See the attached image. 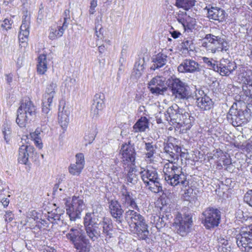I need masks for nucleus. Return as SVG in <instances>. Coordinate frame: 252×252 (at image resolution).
Segmentation results:
<instances>
[{"mask_svg":"<svg viewBox=\"0 0 252 252\" xmlns=\"http://www.w3.org/2000/svg\"><path fill=\"white\" fill-rule=\"evenodd\" d=\"M98 219L95 217L94 213H87L84 219L85 226H94L98 225Z\"/></svg>","mask_w":252,"mask_h":252,"instance_id":"4c0bfd02","label":"nucleus"},{"mask_svg":"<svg viewBox=\"0 0 252 252\" xmlns=\"http://www.w3.org/2000/svg\"><path fill=\"white\" fill-rule=\"evenodd\" d=\"M141 178L147 185L149 186V189L155 193H158L162 191V187L158 178V174H142Z\"/></svg>","mask_w":252,"mask_h":252,"instance_id":"4468645a","label":"nucleus"},{"mask_svg":"<svg viewBox=\"0 0 252 252\" xmlns=\"http://www.w3.org/2000/svg\"><path fill=\"white\" fill-rule=\"evenodd\" d=\"M59 185L58 184H56L53 189V194L54 195L56 196H61V191L63 190V189L61 188H59Z\"/></svg>","mask_w":252,"mask_h":252,"instance_id":"bf43d9fd","label":"nucleus"},{"mask_svg":"<svg viewBox=\"0 0 252 252\" xmlns=\"http://www.w3.org/2000/svg\"><path fill=\"white\" fill-rule=\"evenodd\" d=\"M204 219L202 222L206 229H210L217 227L220 223V212L214 208H208L203 213Z\"/></svg>","mask_w":252,"mask_h":252,"instance_id":"423d86ee","label":"nucleus"},{"mask_svg":"<svg viewBox=\"0 0 252 252\" xmlns=\"http://www.w3.org/2000/svg\"><path fill=\"white\" fill-rule=\"evenodd\" d=\"M208 17L211 20L218 21L219 22H223L225 18V12L224 10L217 7H211L208 8Z\"/></svg>","mask_w":252,"mask_h":252,"instance_id":"412c9836","label":"nucleus"},{"mask_svg":"<svg viewBox=\"0 0 252 252\" xmlns=\"http://www.w3.org/2000/svg\"><path fill=\"white\" fill-rule=\"evenodd\" d=\"M125 219L131 232L136 234L140 239L145 240L149 234L144 218L138 212L128 209L125 213Z\"/></svg>","mask_w":252,"mask_h":252,"instance_id":"f257e3e1","label":"nucleus"},{"mask_svg":"<svg viewBox=\"0 0 252 252\" xmlns=\"http://www.w3.org/2000/svg\"><path fill=\"white\" fill-rule=\"evenodd\" d=\"M236 64L227 59H222L220 60L218 64V71L217 72L220 73L222 76H228L236 68Z\"/></svg>","mask_w":252,"mask_h":252,"instance_id":"a211bd4d","label":"nucleus"},{"mask_svg":"<svg viewBox=\"0 0 252 252\" xmlns=\"http://www.w3.org/2000/svg\"><path fill=\"white\" fill-rule=\"evenodd\" d=\"M85 236L82 233V230L78 227H71L66 234V238L73 245Z\"/></svg>","mask_w":252,"mask_h":252,"instance_id":"393cba45","label":"nucleus"},{"mask_svg":"<svg viewBox=\"0 0 252 252\" xmlns=\"http://www.w3.org/2000/svg\"><path fill=\"white\" fill-rule=\"evenodd\" d=\"M173 145L172 144H167L164 147L165 153L168 156V158L171 159H174L175 154L172 151Z\"/></svg>","mask_w":252,"mask_h":252,"instance_id":"de8ad7c7","label":"nucleus"},{"mask_svg":"<svg viewBox=\"0 0 252 252\" xmlns=\"http://www.w3.org/2000/svg\"><path fill=\"white\" fill-rule=\"evenodd\" d=\"M212 158L216 159L218 162L220 164L222 163L224 165L229 164L231 163L229 156L226 154L223 153L222 151H217L213 155Z\"/></svg>","mask_w":252,"mask_h":252,"instance_id":"473e14b6","label":"nucleus"},{"mask_svg":"<svg viewBox=\"0 0 252 252\" xmlns=\"http://www.w3.org/2000/svg\"><path fill=\"white\" fill-rule=\"evenodd\" d=\"M75 80L70 77H67L64 82V86L67 91H70L74 87Z\"/></svg>","mask_w":252,"mask_h":252,"instance_id":"8fccbe9b","label":"nucleus"},{"mask_svg":"<svg viewBox=\"0 0 252 252\" xmlns=\"http://www.w3.org/2000/svg\"><path fill=\"white\" fill-rule=\"evenodd\" d=\"M143 64H141L139 62H136L133 68V72L135 73L136 77H140L144 71Z\"/></svg>","mask_w":252,"mask_h":252,"instance_id":"49530a36","label":"nucleus"},{"mask_svg":"<svg viewBox=\"0 0 252 252\" xmlns=\"http://www.w3.org/2000/svg\"><path fill=\"white\" fill-rule=\"evenodd\" d=\"M205 39L207 42L203 43L208 51L215 53L219 51H226L228 50L229 45L228 42L223 37L215 36L212 34H207Z\"/></svg>","mask_w":252,"mask_h":252,"instance_id":"7ed1b4c3","label":"nucleus"},{"mask_svg":"<svg viewBox=\"0 0 252 252\" xmlns=\"http://www.w3.org/2000/svg\"><path fill=\"white\" fill-rule=\"evenodd\" d=\"M165 79L160 76L153 78L149 83V88L152 94H161L166 90V88L164 85Z\"/></svg>","mask_w":252,"mask_h":252,"instance_id":"dca6fc26","label":"nucleus"},{"mask_svg":"<svg viewBox=\"0 0 252 252\" xmlns=\"http://www.w3.org/2000/svg\"><path fill=\"white\" fill-rule=\"evenodd\" d=\"M178 70L181 73H193L201 70L200 65L192 59H185L178 67Z\"/></svg>","mask_w":252,"mask_h":252,"instance_id":"2eb2a0df","label":"nucleus"},{"mask_svg":"<svg viewBox=\"0 0 252 252\" xmlns=\"http://www.w3.org/2000/svg\"><path fill=\"white\" fill-rule=\"evenodd\" d=\"M34 151L35 149L33 146L23 143L19 149L18 161L26 164L29 159L33 157Z\"/></svg>","mask_w":252,"mask_h":252,"instance_id":"f3484780","label":"nucleus"},{"mask_svg":"<svg viewBox=\"0 0 252 252\" xmlns=\"http://www.w3.org/2000/svg\"><path fill=\"white\" fill-rule=\"evenodd\" d=\"M76 158V163L80 165V166L84 167L85 165V159L84 156L82 153H78L75 156Z\"/></svg>","mask_w":252,"mask_h":252,"instance_id":"3c124183","label":"nucleus"},{"mask_svg":"<svg viewBox=\"0 0 252 252\" xmlns=\"http://www.w3.org/2000/svg\"><path fill=\"white\" fill-rule=\"evenodd\" d=\"M57 81L54 80L48 85L46 92L43 96L42 100V112L45 114H48L51 109V104L57 89Z\"/></svg>","mask_w":252,"mask_h":252,"instance_id":"9d476101","label":"nucleus"},{"mask_svg":"<svg viewBox=\"0 0 252 252\" xmlns=\"http://www.w3.org/2000/svg\"><path fill=\"white\" fill-rule=\"evenodd\" d=\"M69 111L67 108L64 106L62 108V110L59 109L58 119L59 122L63 127H65L69 122Z\"/></svg>","mask_w":252,"mask_h":252,"instance_id":"f704fd0d","label":"nucleus"},{"mask_svg":"<svg viewBox=\"0 0 252 252\" xmlns=\"http://www.w3.org/2000/svg\"><path fill=\"white\" fill-rule=\"evenodd\" d=\"M202 60L203 62L205 63L209 67L213 69L215 71H218V64H216L215 63L216 61L212 59L211 60L207 57H203Z\"/></svg>","mask_w":252,"mask_h":252,"instance_id":"c03bdc74","label":"nucleus"},{"mask_svg":"<svg viewBox=\"0 0 252 252\" xmlns=\"http://www.w3.org/2000/svg\"><path fill=\"white\" fill-rule=\"evenodd\" d=\"M240 73L238 74L239 79L245 84L249 86L252 83V72L251 70H245L241 67Z\"/></svg>","mask_w":252,"mask_h":252,"instance_id":"72a5a7b5","label":"nucleus"},{"mask_svg":"<svg viewBox=\"0 0 252 252\" xmlns=\"http://www.w3.org/2000/svg\"><path fill=\"white\" fill-rule=\"evenodd\" d=\"M63 16L64 21L63 25L65 27V28H67L68 22L70 19V11L68 9L65 10L63 12Z\"/></svg>","mask_w":252,"mask_h":252,"instance_id":"864d4df0","label":"nucleus"},{"mask_svg":"<svg viewBox=\"0 0 252 252\" xmlns=\"http://www.w3.org/2000/svg\"><path fill=\"white\" fill-rule=\"evenodd\" d=\"M227 118L235 123L237 126H240L246 122L244 112L241 110H237L232 107L228 112Z\"/></svg>","mask_w":252,"mask_h":252,"instance_id":"aec40b11","label":"nucleus"},{"mask_svg":"<svg viewBox=\"0 0 252 252\" xmlns=\"http://www.w3.org/2000/svg\"><path fill=\"white\" fill-rule=\"evenodd\" d=\"M196 103L197 106L202 110H209L214 105L212 100L206 94L197 97Z\"/></svg>","mask_w":252,"mask_h":252,"instance_id":"a878e982","label":"nucleus"},{"mask_svg":"<svg viewBox=\"0 0 252 252\" xmlns=\"http://www.w3.org/2000/svg\"><path fill=\"white\" fill-rule=\"evenodd\" d=\"M73 245L77 252H90L92 247L89 240L86 236Z\"/></svg>","mask_w":252,"mask_h":252,"instance_id":"bb28decb","label":"nucleus"},{"mask_svg":"<svg viewBox=\"0 0 252 252\" xmlns=\"http://www.w3.org/2000/svg\"><path fill=\"white\" fill-rule=\"evenodd\" d=\"M47 70V61L45 54H41L38 58L37 70L38 73L43 74Z\"/></svg>","mask_w":252,"mask_h":252,"instance_id":"c9c22d12","label":"nucleus"},{"mask_svg":"<svg viewBox=\"0 0 252 252\" xmlns=\"http://www.w3.org/2000/svg\"><path fill=\"white\" fill-rule=\"evenodd\" d=\"M13 214L11 212H8L6 213V215H5V220L6 221H11L13 219Z\"/></svg>","mask_w":252,"mask_h":252,"instance_id":"338daca9","label":"nucleus"},{"mask_svg":"<svg viewBox=\"0 0 252 252\" xmlns=\"http://www.w3.org/2000/svg\"><path fill=\"white\" fill-rule=\"evenodd\" d=\"M218 245H223L228 244V241L227 240L225 239L224 238L222 237H220L218 238Z\"/></svg>","mask_w":252,"mask_h":252,"instance_id":"0e129e2a","label":"nucleus"},{"mask_svg":"<svg viewBox=\"0 0 252 252\" xmlns=\"http://www.w3.org/2000/svg\"><path fill=\"white\" fill-rule=\"evenodd\" d=\"M109 208L111 216L114 219L118 227H122L124 210L120 203L117 200H111L109 203Z\"/></svg>","mask_w":252,"mask_h":252,"instance_id":"f8f14e48","label":"nucleus"},{"mask_svg":"<svg viewBox=\"0 0 252 252\" xmlns=\"http://www.w3.org/2000/svg\"><path fill=\"white\" fill-rule=\"evenodd\" d=\"M63 215H64L63 214H55V213H51L48 217V219L49 221H50L51 223L55 220H58V219L62 216Z\"/></svg>","mask_w":252,"mask_h":252,"instance_id":"13d9d810","label":"nucleus"},{"mask_svg":"<svg viewBox=\"0 0 252 252\" xmlns=\"http://www.w3.org/2000/svg\"><path fill=\"white\" fill-rule=\"evenodd\" d=\"M65 204L66 214L70 220H75L80 218L81 213L86 207V204L81 197L74 196L70 203L68 204V202H66Z\"/></svg>","mask_w":252,"mask_h":252,"instance_id":"20e7f679","label":"nucleus"},{"mask_svg":"<svg viewBox=\"0 0 252 252\" xmlns=\"http://www.w3.org/2000/svg\"><path fill=\"white\" fill-rule=\"evenodd\" d=\"M183 112V109L179 108L177 104H174L167 109L164 116L166 121L172 125L181 124L183 120L181 117H189V113Z\"/></svg>","mask_w":252,"mask_h":252,"instance_id":"1a4fd4ad","label":"nucleus"},{"mask_svg":"<svg viewBox=\"0 0 252 252\" xmlns=\"http://www.w3.org/2000/svg\"><path fill=\"white\" fill-rule=\"evenodd\" d=\"M145 148L146 150V158L151 159L155 153L156 147L151 143H145Z\"/></svg>","mask_w":252,"mask_h":252,"instance_id":"a19ab883","label":"nucleus"},{"mask_svg":"<svg viewBox=\"0 0 252 252\" xmlns=\"http://www.w3.org/2000/svg\"><path fill=\"white\" fill-rule=\"evenodd\" d=\"M36 107L32 101L26 99L23 101L17 110L16 122L19 126H26L27 124L35 117Z\"/></svg>","mask_w":252,"mask_h":252,"instance_id":"f03ea898","label":"nucleus"},{"mask_svg":"<svg viewBox=\"0 0 252 252\" xmlns=\"http://www.w3.org/2000/svg\"><path fill=\"white\" fill-rule=\"evenodd\" d=\"M195 3L194 0H176V5L187 10L192 7Z\"/></svg>","mask_w":252,"mask_h":252,"instance_id":"ea45409f","label":"nucleus"},{"mask_svg":"<svg viewBox=\"0 0 252 252\" xmlns=\"http://www.w3.org/2000/svg\"><path fill=\"white\" fill-rule=\"evenodd\" d=\"M29 28H30V18L26 16L25 19L22 21V24L20 27L21 36H29Z\"/></svg>","mask_w":252,"mask_h":252,"instance_id":"58836bf2","label":"nucleus"},{"mask_svg":"<svg viewBox=\"0 0 252 252\" xmlns=\"http://www.w3.org/2000/svg\"><path fill=\"white\" fill-rule=\"evenodd\" d=\"M97 133L96 126L94 125H91L86 130L84 139L86 142V145L92 143L95 139Z\"/></svg>","mask_w":252,"mask_h":252,"instance_id":"2f4dec72","label":"nucleus"},{"mask_svg":"<svg viewBox=\"0 0 252 252\" xmlns=\"http://www.w3.org/2000/svg\"><path fill=\"white\" fill-rule=\"evenodd\" d=\"M12 21L8 19H5L1 24V27L3 30L7 31L11 28Z\"/></svg>","mask_w":252,"mask_h":252,"instance_id":"6e6d98bb","label":"nucleus"},{"mask_svg":"<svg viewBox=\"0 0 252 252\" xmlns=\"http://www.w3.org/2000/svg\"><path fill=\"white\" fill-rule=\"evenodd\" d=\"M104 94L102 93L96 94L94 95L91 109V113L93 117L97 118L99 116L100 112L104 106Z\"/></svg>","mask_w":252,"mask_h":252,"instance_id":"6ab92c4d","label":"nucleus"},{"mask_svg":"<svg viewBox=\"0 0 252 252\" xmlns=\"http://www.w3.org/2000/svg\"><path fill=\"white\" fill-rule=\"evenodd\" d=\"M66 28L63 25L62 26H58L57 28H51L49 38L51 40H54L61 37Z\"/></svg>","mask_w":252,"mask_h":252,"instance_id":"e433bc0d","label":"nucleus"},{"mask_svg":"<svg viewBox=\"0 0 252 252\" xmlns=\"http://www.w3.org/2000/svg\"><path fill=\"white\" fill-rule=\"evenodd\" d=\"M236 239L238 247L242 252H252V228L250 231L241 230Z\"/></svg>","mask_w":252,"mask_h":252,"instance_id":"6e6552de","label":"nucleus"},{"mask_svg":"<svg viewBox=\"0 0 252 252\" xmlns=\"http://www.w3.org/2000/svg\"><path fill=\"white\" fill-rule=\"evenodd\" d=\"M98 227L100 230L102 229L101 236L105 237V239L112 237V224L111 220L108 218H104L102 220L98 223Z\"/></svg>","mask_w":252,"mask_h":252,"instance_id":"4be33fe9","label":"nucleus"},{"mask_svg":"<svg viewBox=\"0 0 252 252\" xmlns=\"http://www.w3.org/2000/svg\"><path fill=\"white\" fill-rule=\"evenodd\" d=\"M149 128V122L148 119L145 117H141L133 125L132 131L134 133L142 132Z\"/></svg>","mask_w":252,"mask_h":252,"instance_id":"c756f323","label":"nucleus"},{"mask_svg":"<svg viewBox=\"0 0 252 252\" xmlns=\"http://www.w3.org/2000/svg\"><path fill=\"white\" fill-rule=\"evenodd\" d=\"M184 193L182 194L183 198L190 203H195L197 198V194L199 192L196 189H193L189 187H186L183 189Z\"/></svg>","mask_w":252,"mask_h":252,"instance_id":"c85d7f7f","label":"nucleus"},{"mask_svg":"<svg viewBox=\"0 0 252 252\" xmlns=\"http://www.w3.org/2000/svg\"><path fill=\"white\" fill-rule=\"evenodd\" d=\"M119 196L122 204L126 208L138 210V207L135 202L136 197L127 188L123 185L119 192Z\"/></svg>","mask_w":252,"mask_h":252,"instance_id":"9b49d317","label":"nucleus"},{"mask_svg":"<svg viewBox=\"0 0 252 252\" xmlns=\"http://www.w3.org/2000/svg\"><path fill=\"white\" fill-rule=\"evenodd\" d=\"M161 247L166 252H171L172 244L169 240L164 239L161 242Z\"/></svg>","mask_w":252,"mask_h":252,"instance_id":"603ef678","label":"nucleus"},{"mask_svg":"<svg viewBox=\"0 0 252 252\" xmlns=\"http://www.w3.org/2000/svg\"><path fill=\"white\" fill-rule=\"evenodd\" d=\"M168 88L172 96L178 99H187L189 96L188 86L178 78L168 80Z\"/></svg>","mask_w":252,"mask_h":252,"instance_id":"39448f33","label":"nucleus"},{"mask_svg":"<svg viewBox=\"0 0 252 252\" xmlns=\"http://www.w3.org/2000/svg\"><path fill=\"white\" fill-rule=\"evenodd\" d=\"M121 154L123 161L127 163L128 173L136 172V169L133 164L135 161V154L134 148L130 145H123L121 148Z\"/></svg>","mask_w":252,"mask_h":252,"instance_id":"0eeeda50","label":"nucleus"},{"mask_svg":"<svg viewBox=\"0 0 252 252\" xmlns=\"http://www.w3.org/2000/svg\"><path fill=\"white\" fill-rule=\"evenodd\" d=\"M29 36H24L23 35V36H21V33L19 34V39L20 40V42L24 44V46L27 45V42L28 40V38Z\"/></svg>","mask_w":252,"mask_h":252,"instance_id":"052dcab7","label":"nucleus"},{"mask_svg":"<svg viewBox=\"0 0 252 252\" xmlns=\"http://www.w3.org/2000/svg\"><path fill=\"white\" fill-rule=\"evenodd\" d=\"M29 136L30 138L33 140L40 138V136H38L37 134H35V132H34L30 133Z\"/></svg>","mask_w":252,"mask_h":252,"instance_id":"774afa93","label":"nucleus"},{"mask_svg":"<svg viewBox=\"0 0 252 252\" xmlns=\"http://www.w3.org/2000/svg\"><path fill=\"white\" fill-rule=\"evenodd\" d=\"M84 167L80 166L76 163L72 164L69 167V171L70 173H79L82 171Z\"/></svg>","mask_w":252,"mask_h":252,"instance_id":"09e8293b","label":"nucleus"},{"mask_svg":"<svg viewBox=\"0 0 252 252\" xmlns=\"http://www.w3.org/2000/svg\"><path fill=\"white\" fill-rule=\"evenodd\" d=\"M180 48L183 51H193L194 46L192 40L190 39L184 40L180 44Z\"/></svg>","mask_w":252,"mask_h":252,"instance_id":"79ce46f5","label":"nucleus"},{"mask_svg":"<svg viewBox=\"0 0 252 252\" xmlns=\"http://www.w3.org/2000/svg\"><path fill=\"white\" fill-rule=\"evenodd\" d=\"M33 141L35 145L38 149H42L43 147V144L42 143L41 140L40 138L34 140Z\"/></svg>","mask_w":252,"mask_h":252,"instance_id":"69168bd1","label":"nucleus"},{"mask_svg":"<svg viewBox=\"0 0 252 252\" xmlns=\"http://www.w3.org/2000/svg\"><path fill=\"white\" fill-rule=\"evenodd\" d=\"M11 132L12 129L10 125L7 123L4 124L3 126L2 133L4 140L6 142H8L10 139Z\"/></svg>","mask_w":252,"mask_h":252,"instance_id":"37998d69","label":"nucleus"},{"mask_svg":"<svg viewBox=\"0 0 252 252\" xmlns=\"http://www.w3.org/2000/svg\"><path fill=\"white\" fill-rule=\"evenodd\" d=\"M153 64L151 69L156 70L164 66L167 62V56L166 55L159 53L154 56L152 59Z\"/></svg>","mask_w":252,"mask_h":252,"instance_id":"cd10ccee","label":"nucleus"},{"mask_svg":"<svg viewBox=\"0 0 252 252\" xmlns=\"http://www.w3.org/2000/svg\"><path fill=\"white\" fill-rule=\"evenodd\" d=\"M175 224L177 232L182 236L186 235L190 230L192 225V218L189 215H185L180 219H176Z\"/></svg>","mask_w":252,"mask_h":252,"instance_id":"ddd939ff","label":"nucleus"},{"mask_svg":"<svg viewBox=\"0 0 252 252\" xmlns=\"http://www.w3.org/2000/svg\"><path fill=\"white\" fill-rule=\"evenodd\" d=\"M177 21L181 23L184 29H190L195 25V19L188 15L186 12L179 11V13L176 17Z\"/></svg>","mask_w":252,"mask_h":252,"instance_id":"b1692460","label":"nucleus"},{"mask_svg":"<svg viewBox=\"0 0 252 252\" xmlns=\"http://www.w3.org/2000/svg\"><path fill=\"white\" fill-rule=\"evenodd\" d=\"M178 168L174 165L172 162L168 163L165 164L163 171V173H173L177 170Z\"/></svg>","mask_w":252,"mask_h":252,"instance_id":"a18cd8bd","label":"nucleus"},{"mask_svg":"<svg viewBox=\"0 0 252 252\" xmlns=\"http://www.w3.org/2000/svg\"><path fill=\"white\" fill-rule=\"evenodd\" d=\"M53 224H58L60 226H62L64 223L63 222V215L60 217L58 220L52 222Z\"/></svg>","mask_w":252,"mask_h":252,"instance_id":"680f3d73","label":"nucleus"},{"mask_svg":"<svg viewBox=\"0 0 252 252\" xmlns=\"http://www.w3.org/2000/svg\"><path fill=\"white\" fill-rule=\"evenodd\" d=\"M218 250L219 252H230L231 247L230 245H218Z\"/></svg>","mask_w":252,"mask_h":252,"instance_id":"4d7b16f0","label":"nucleus"},{"mask_svg":"<svg viewBox=\"0 0 252 252\" xmlns=\"http://www.w3.org/2000/svg\"><path fill=\"white\" fill-rule=\"evenodd\" d=\"M244 201L252 207V189L249 190L245 195Z\"/></svg>","mask_w":252,"mask_h":252,"instance_id":"5fc2aeb1","label":"nucleus"},{"mask_svg":"<svg viewBox=\"0 0 252 252\" xmlns=\"http://www.w3.org/2000/svg\"><path fill=\"white\" fill-rule=\"evenodd\" d=\"M86 234L89 238L93 242L96 241L99 237H103L98 226H86Z\"/></svg>","mask_w":252,"mask_h":252,"instance_id":"7c9ffc66","label":"nucleus"},{"mask_svg":"<svg viewBox=\"0 0 252 252\" xmlns=\"http://www.w3.org/2000/svg\"><path fill=\"white\" fill-rule=\"evenodd\" d=\"M165 180L171 186H175L181 183L183 185L188 184L186 180L185 174H165Z\"/></svg>","mask_w":252,"mask_h":252,"instance_id":"5701e85b","label":"nucleus"},{"mask_svg":"<svg viewBox=\"0 0 252 252\" xmlns=\"http://www.w3.org/2000/svg\"><path fill=\"white\" fill-rule=\"evenodd\" d=\"M170 33L171 34L172 37L174 38H177L181 35V33L179 32L174 31V30L170 31Z\"/></svg>","mask_w":252,"mask_h":252,"instance_id":"e2e57ef3","label":"nucleus"}]
</instances>
